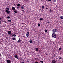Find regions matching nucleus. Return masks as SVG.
Wrapping results in <instances>:
<instances>
[{
	"mask_svg": "<svg viewBox=\"0 0 63 63\" xmlns=\"http://www.w3.org/2000/svg\"><path fill=\"white\" fill-rule=\"evenodd\" d=\"M9 10H10V9L9 8H6V10H5V12H6V13H8V14H10V13H11V11H9Z\"/></svg>",
	"mask_w": 63,
	"mask_h": 63,
	"instance_id": "nucleus-1",
	"label": "nucleus"
},
{
	"mask_svg": "<svg viewBox=\"0 0 63 63\" xmlns=\"http://www.w3.org/2000/svg\"><path fill=\"white\" fill-rule=\"evenodd\" d=\"M52 37H53V38H56V34L54 33H53L52 34Z\"/></svg>",
	"mask_w": 63,
	"mask_h": 63,
	"instance_id": "nucleus-2",
	"label": "nucleus"
},
{
	"mask_svg": "<svg viewBox=\"0 0 63 63\" xmlns=\"http://www.w3.org/2000/svg\"><path fill=\"white\" fill-rule=\"evenodd\" d=\"M52 31L53 33H55V32H56L57 31V30L56 29H53L52 30Z\"/></svg>",
	"mask_w": 63,
	"mask_h": 63,
	"instance_id": "nucleus-3",
	"label": "nucleus"
},
{
	"mask_svg": "<svg viewBox=\"0 0 63 63\" xmlns=\"http://www.w3.org/2000/svg\"><path fill=\"white\" fill-rule=\"evenodd\" d=\"M26 36L27 37H28L29 35V32H27L26 33Z\"/></svg>",
	"mask_w": 63,
	"mask_h": 63,
	"instance_id": "nucleus-4",
	"label": "nucleus"
},
{
	"mask_svg": "<svg viewBox=\"0 0 63 63\" xmlns=\"http://www.w3.org/2000/svg\"><path fill=\"white\" fill-rule=\"evenodd\" d=\"M6 62L8 63H11V61L9 60H7Z\"/></svg>",
	"mask_w": 63,
	"mask_h": 63,
	"instance_id": "nucleus-5",
	"label": "nucleus"
},
{
	"mask_svg": "<svg viewBox=\"0 0 63 63\" xmlns=\"http://www.w3.org/2000/svg\"><path fill=\"white\" fill-rule=\"evenodd\" d=\"M52 63H56V61L55 60H52Z\"/></svg>",
	"mask_w": 63,
	"mask_h": 63,
	"instance_id": "nucleus-6",
	"label": "nucleus"
},
{
	"mask_svg": "<svg viewBox=\"0 0 63 63\" xmlns=\"http://www.w3.org/2000/svg\"><path fill=\"white\" fill-rule=\"evenodd\" d=\"M8 34H9V35H10L11 34V33H12V32L11 31H8Z\"/></svg>",
	"mask_w": 63,
	"mask_h": 63,
	"instance_id": "nucleus-7",
	"label": "nucleus"
},
{
	"mask_svg": "<svg viewBox=\"0 0 63 63\" xmlns=\"http://www.w3.org/2000/svg\"><path fill=\"white\" fill-rule=\"evenodd\" d=\"M14 57H15V58H16L17 59H18V57L17 56V55L15 56Z\"/></svg>",
	"mask_w": 63,
	"mask_h": 63,
	"instance_id": "nucleus-8",
	"label": "nucleus"
},
{
	"mask_svg": "<svg viewBox=\"0 0 63 63\" xmlns=\"http://www.w3.org/2000/svg\"><path fill=\"white\" fill-rule=\"evenodd\" d=\"M12 10H13V11H14V10H16V9H15V8L14 7H13L12 8Z\"/></svg>",
	"mask_w": 63,
	"mask_h": 63,
	"instance_id": "nucleus-9",
	"label": "nucleus"
},
{
	"mask_svg": "<svg viewBox=\"0 0 63 63\" xmlns=\"http://www.w3.org/2000/svg\"><path fill=\"white\" fill-rule=\"evenodd\" d=\"M39 50V48H35V50L36 51H38Z\"/></svg>",
	"mask_w": 63,
	"mask_h": 63,
	"instance_id": "nucleus-10",
	"label": "nucleus"
},
{
	"mask_svg": "<svg viewBox=\"0 0 63 63\" xmlns=\"http://www.w3.org/2000/svg\"><path fill=\"white\" fill-rule=\"evenodd\" d=\"M14 12L15 13H17V11L15 9V10H14Z\"/></svg>",
	"mask_w": 63,
	"mask_h": 63,
	"instance_id": "nucleus-11",
	"label": "nucleus"
},
{
	"mask_svg": "<svg viewBox=\"0 0 63 63\" xmlns=\"http://www.w3.org/2000/svg\"><path fill=\"white\" fill-rule=\"evenodd\" d=\"M20 4L18 3L17 5V7H19L20 6Z\"/></svg>",
	"mask_w": 63,
	"mask_h": 63,
	"instance_id": "nucleus-12",
	"label": "nucleus"
},
{
	"mask_svg": "<svg viewBox=\"0 0 63 63\" xmlns=\"http://www.w3.org/2000/svg\"><path fill=\"white\" fill-rule=\"evenodd\" d=\"M12 40H16V39L15 37H13L12 38Z\"/></svg>",
	"mask_w": 63,
	"mask_h": 63,
	"instance_id": "nucleus-13",
	"label": "nucleus"
},
{
	"mask_svg": "<svg viewBox=\"0 0 63 63\" xmlns=\"http://www.w3.org/2000/svg\"><path fill=\"white\" fill-rule=\"evenodd\" d=\"M24 6H22L21 7V8L22 9V10H24Z\"/></svg>",
	"mask_w": 63,
	"mask_h": 63,
	"instance_id": "nucleus-14",
	"label": "nucleus"
},
{
	"mask_svg": "<svg viewBox=\"0 0 63 63\" xmlns=\"http://www.w3.org/2000/svg\"><path fill=\"white\" fill-rule=\"evenodd\" d=\"M60 18L61 19H63V16H61L60 17Z\"/></svg>",
	"mask_w": 63,
	"mask_h": 63,
	"instance_id": "nucleus-15",
	"label": "nucleus"
},
{
	"mask_svg": "<svg viewBox=\"0 0 63 63\" xmlns=\"http://www.w3.org/2000/svg\"><path fill=\"white\" fill-rule=\"evenodd\" d=\"M12 36H13L14 37H16V34H13Z\"/></svg>",
	"mask_w": 63,
	"mask_h": 63,
	"instance_id": "nucleus-16",
	"label": "nucleus"
},
{
	"mask_svg": "<svg viewBox=\"0 0 63 63\" xmlns=\"http://www.w3.org/2000/svg\"><path fill=\"white\" fill-rule=\"evenodd\" d=\"M7 18H8V19H9V18H11V17L10 16H8L7 17Z\"/></svg>",
	"mask_w": 63,
	"mask_h": 63,
	"instance_id": "nucleus-17",
	"label": "nucleus"
},
{
	"mask_svg": "<svg viewBox=\"0 0 63 63\" xmlns=\"http://www.w3.org/2000/svg\"><path fill=\"white\" fill-rule=\"evenodd\" d=\"M8 22H11V20H8Z\"/></svg>",
	"mask_w": 63,
	"mask_h": 63,
	"instance_id": "nucleus-18",
	"label": "nucleus"
},
{
	"mask_svg": "<svg viewBox=\"0 0 63 63\" xmlns=\"http://www.w3.org/2000/svg\"><path fill=\"white\" fill-rule=\"evenodd\" d=\"M40 19L41 20H44V19L43 18H40Z\"/></svg>",
	"mask_w": 63,
	"mask_h": 63,
	"instance_id": "nucleus-19",
	"label": "nucleus"
},
{
	"mask_svg": "<svg viewBox=\"0 0 63 63\" xmlns=\"http://www.w3.org/2000/svg\"><path fill=\"white\" fill-rule=\"evenodd\" d=\"M59 51H60V50H61V48L60 47L59 48Z\"/></svg>",
	"mask_w": 63,
	"mask_h": 63,
	"instance_id": "nucleus-20",
	"label": "nucleus"
},
{
	"mask_svg": "<svg viewBox=\"0 0 63 63\" xmlns=\"http://www.w3.org/2000/svg\"><path fill=\"white\" fill-rule=\"evenodd\" d=\"M20 39H19L18 41H17V42L18 43H19V42H20Z\"/></svg>",
	"mask_w": 63,
	"mask_h": 63,
	"instance_id": "nucleus-21",
	"label": "nucleus"
},
{
	"mask_svg": "<svg viewBox=\"0 0 63 63\" xmlns=\"http://www.w3.org/2000/svg\"><path fill=\"white\" fill-rule=\"evenodd\" d=\"M44 8H45V7H44V6H42V9H44Z\"/></svg>",
	"mask_w": 63,
	"mask_h": 63,
	"instance_id": "nucleus-22",
	"label": "nucleus"
},
{
	"mask_svg": "<svg viewBox=\"0 0 63 63\" xmlns=\"http://www.w3.org/2000/svg\"><path fill=\"white\" fill-rule=\"evenodd\" d=\"M40 62H41V63H44V62L42 61H40Z\"/></svg>",
	"mask_w": 63,
	"mask_h": 63,
	"instance_id": "nucleus-23",
	"label": "nucleus"
},
{
	"mask_svg": "<svg viewBox=\"0 0 63 63\" xmlns=\"http://www.w3.org/2000/svg\"><path fill=\"white\" fill-rule=\"evenodd\" d=\"M38 26H41V24L40 23H38Z\"/></svg>",
	"mask_w": 63,
	"mask_h": 63,
	"instance_id": "nucleus-24",
	"label": "nucleus"
},
{
	"mask_svg": "<svg viewBox=\"0 0 63 63\" xmlns=\"http://www.w3.org/2000/svg\"><path fill=\"white\" fill-rule=\"evenodd\" d=\"M30 43H32V40H31L30 41Z\"/></svg>",
	"mask_w": 63,
	"mask_h": 63,
	"instance_id": "nucleus-25",
	"label": "nucleus"
},
{
	"mask_svg": "<svg viewBox=\"0 0 63 63\" xmlns=\"http://www.w3.org/2000/svg\"><path fill=\"white\" fill-rule=\"evenodd\" d=\"M59 59H62V58L61 57H60L59 58Z\"/></svg>",
	"mask_w": 63,
	"mask_h": 63,
	"instance_id": "nucleus-26",
	"label": "nucleus"
},
{
	"mask_svg": "<svg viewBox=\"0 0 63 63\" xmlns=\"http://www.w3.org/2000/svg\"><path fill=\"white\" fill-rule=\"evenodd\" d=\"M45 31L46 33H47V30H45Z\"/></svg>",
	"mask_w": 63,
	"mask_h": 63,
	"instance_id": "nucleus-27",
	"label": "nucleus"
},
{
	"mask_svg": "<svg viewBox=\"0 0 63 63\" xmlns=\"http://www.w3.org/2000/svg\"><path fill=\"white\" fill-rule=\"evenodd\" d=\"M17 8L18 9L19 8V7L18 6L17 7Z\"/></svg>",
	"mask_w": 63,
	"mask_h": 63,
	"instance_id": "nucleus-28",
	"label": "nucleus"
},
{
	"mask_svg": "<svg viewBox=\"0 0 63 63\" xmlns=\"http://www.w3.org/2000/svg\"><path fill=\"white\" fill-rule=\"evenodd\" d=\"M49 11L50 12H51V9H50L49 10Z\"/></svg>",
	"mask_w": 63,
	"mask_h": 63,
	"instance_id": "nucleus-29",
	"label": "nucleus"
},
{
	"mask_svg": "<svg viewBox=\"0 0 63 63\" xmlns=\"http://www.w3.org/2000/svg\"><path fill=\"white\" fill-rule=\"evenodd\" d=\"M47 23H48L49 24V21H48L47 22Z\"/></svg>",
	"mask_w": 63,
	"mask_h": 63,
	"instance_id": "nucleus-30",
	"label": "nucleus"
},
{
	"mask_svg": "<svg viewBox=\"0 0 63 63\" xmlns=\"http://www.w3.org/2000/svg\"><path fill=\"white\" fill-rule=\"evenodd\" d=\"M56 0H54V2H56Z\"/></svg>",
	"mask_w": 63,
	"mask_h": 63,
	"instance_id": "nucleus-31",
	"label": "nucleus"
},
{
	"mask_svg": "<svg viewBox=\"0 0 63 63\" xmlns=\"http://www.w3.org/2000/svg\"><path fill=\"white\" fill-rule=\"evenodd\" d=\"M1 19H2V18L0 17V20H1Z\"/></svg>",
	"mask_w": 63,
	"mask_h": 63,
	"instance_id": "nucleus-32",
	"label": "nucleus"
},
{
	"mask_svg": "<svg viewBox=\"0 0 63 63\" xmlns=\"http://www.w3.org/2000/svg\"><path fill=\"white\" fill-rule=\"evenodd\" d=\"M48 1H51V0H48Z\"/></svg>",
	"mask_w": 63,
	"mask_h": 63,
	"instance_id": "nucleus-33",
	"label": "nucleus"
},
{
	"mask_svg": "<svg viewBox=\"0 0 63 63\" xmlns=\"http://www.w3.org/2000/svg\"><path fill=\"white\" fill-rule=\"evenodd\" d=\"M46 10H47V8H46Z\"/></svg>",
	"mask_w": 63,
	"mask_h": 63,
	"instance_id": "nucleus-34",
	"label": "nucleus"
},
{
	"mask_svg": "<svg viewBox=\"0 0 63 63\" xmlns=\"http://www.w3.org/2000/svg\"><path fill=\"white\" fill-rule=\"evenodd\" d=\"M22 11H23V12H24V10H22Z\"/></svg>",
	"mask_w": 63,
	"mask_h": 63,
	"instance_id": "nucleus-35",
	"label": "nucleus"
},
{
	"mask_svg": "<svg viewBox=\"0 0 63 63\" xmlns=\"http://www.w3.org/2000/svg\"><path fill=\"white\" fill-rule=\"evenodd\" d=\"M1 21H0V24H1Z\"/></svg>",
	"mask_w": 63,
	"mask_h": 63,
	"instance_id": "nucleus-36",
	"label": "nucleus"
},
{
	"mask_svg": "<svg viewBox=\"0 0 63 63\" xmlns=\"http://www.w3.org/2000/svg\"><path fill=\"white\" fill-rule=\"evenodd\" d=\"M1 55V54L0 53V56Z\"/></svg>",
	"mask_w": 63,
	"mask_h": 63,
	"instance_id": "nucleus-37",
	"label": "nucleus"
},
{
	"mask_svg": "<svg viewBox=\"0 0 63 63\" xmlns=\"http://www.w3.org/2000/svg\"><path fill=\"white\" fill-rule=\"evenodd\" d=\"M8 8H9V6H8Z\"/></svg>",
	"mask_w": 63,
	"mask_h": 63,
	"instance_id": "nucleus-38",
	"label": "nucleus"
},
{
	"mask_svg": "<svg viewBox=\"0 0 63 63\" xmlns=\"http://www.w3.org/2000/svg\"><path fill=\"white\" fill-rule=\"evenodd\" d=\"M28 62H29V61H28Z\"/></svg>",
	"mask_w": 63,
	"mask_h": 63,
	"instance_id": "nucleus-39",
	"label": "nucleus"
},
{
	"mask_svg": "<svg viewBox=\"0 0 63 63\" xmlns=\"http://www.w3.org/2000/svg\"><path fill=\"white\" fill-rule=\"evenodd\" d=\"M41 33H43L42 32Z\"/></svg>",
	"mask_w": 63,
	"mask_h": 63,
	"instance_id": "nucleus-40",
	"label": "nucleus"
}]
</instances>
